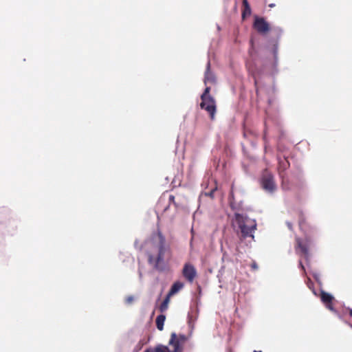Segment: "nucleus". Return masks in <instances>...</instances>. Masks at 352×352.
Here are the masks:
<instances>
[{
    "label": "nucleus",
    "instance_id": "2",
    "mask_svg": "<svg viewBox=\"0 0 352 352\" xmlns=\"http://www.w3.org/2000/svg\"><path fill=\"white\" fill-rule=\"evenodd\" d=\"M234 223L237 225L238 230L236 232L238 234H241V239H245L247 237L254 239L253 233L256 229L255 220L236 212L234 214Z\"/></svg>",
    "mask_w": 352,
    "mask_h": 352
},
{
    "label": "nucleus",
    "instance_id": "26",
    "mask_svg": "<svg viewBox=\"0 0 352 352\" xmlns=\"http://www.w3.org/2000/svg\"><path fill=\"white\" fill-rule=\"evenodd\" d=\"M212 194H213V191H211V192H210V196H212Z\"/></svg>",
    "mask_w": 352,
    "mask_h": 352
},
{
    "label": "nucleus",
    "instance_id": "13",
    "mask_svg": "<svg viewBox=\"0 0 352 352\" xmlns=\"http://www.w3.org/2000/svg\"><path fill=\"white\" fill-rule=\"evenodd\" d=\"M144 352H171L168 346L164 345H158L154 349L149 348Z\"/></svg>",
    "mask_w": 352,
    "mask_h": 352
},
{
    "label": "nucleus",
    "instance_id": "6",
    "mask_svg": "<svg viewBox=\"0 0 352 352\" xmlns=\"http://www.w3.org/2000/svg\"><path fill=\"white\" fill-rule=\"evenodd\" d=\"M200 107L209 113L211 120H214L216 113V103L212 97H208L204 100H201Z\"/></svg>",
    "mask_w": 352,
    "mask_h": 352
},
{
    "label": "nucleus",
    "instance_id": "19",
    "mask_svg": "<svg viewBox=\"0 0 352 352\" xmlns=\"http://www.w3.org/2000/svg\"><path fill=\"white\" fill-rule=\"evenodd\" d=\"M133 300H134V298H133V296H127V297L126 298V300H125V301H126V302L127 304H131V303H132V302H133Z\"/></svg>",
    "mask_w": 352,
    "mask_h": 352
},
{
    "label": "nucleus",
    "instance_id": "21",
    "mask_svg": "<svg viewBox=\"0 0 352 352\" xmlns=\"http://www.w3.org/2000/svg\"><path fill=\"white\" fill-rule=\"evenodd\" d=\"M250 266L253 270H256L258 269V265L255 261H253Z\"/></svg>",
    "mask_w": 352,
    "mask_h": 352
},
{
    "label": "nucleus",
    "instance_id": "17",
    "mask_svg": "<svg viewBox=\"0 0 352 352\" xmlns=\"http://www.w3.org/2000/svg\"><path fill=\"white\" fill-rule=\"evenodd\" d=\"M210 87H207L204 93L201 94V100H204L206 98H208V97H212L209 93H210Z\"/></svg>",
    "mask_w": 352,
    "mask_h": 352
},
{
    "label": "nucleus",
    "instance_id": "3",
    "mask_svg": "<svg viewBox=\"0 0 352 352\" xmlns=\"http://www.w3.org/2000/svg\"><path fill=\"white\" fill-rule=\"evenodd\" d=\"M260 183L262 188L269 193H273L276 190L274 175L267 169L263 172Z\"/></svg>",
    "mask_w": 352,
    "mask_h": 352
},
{
    "label": "nucleus",
    "instance_id": "7",
    "mask_svg": "<svg viewBox=\"0 0 352 352\" xmlns=\"http://www.w3.org/2000/svg\"><path fill=\"white\" fill-rule=\"evenodd\" d=\"M320 298L322 303L329 310L337 314V311L333 307V302L336 300L331 294L322 290L320 294Z\"/></svg>",
    "mask_w": 352,
    "mask_h": 352
},
{
    "label": "nucleus",
    "instance_id": "4",
    "mask_svg": "<svg viewBox=\"0 0 352 352\" xmlns=\"http://www.w3.org/2000/svg\"><path fill=\"white\" fill-rule=\"evenodd\" d=\"M311 241L308 239L302 240L298 237L296 238V252L299 255L303 256L307 260H308L309 257V249Z\"/></svg>",
    "mask_w": 352,
    "mask_h": 352
},
{
    "label": "nucleus",
    "instance_id": "20",
    "mask_svg": "<svg viewBox=\"0 0 352 352\" xmlns=\"http://www.w3.org/2000/svg\"><path fill=\"white\" fill-rule=\"evenodd\" d=\"M169 204H173L175 206H176V203L175 201V196L173 195H170L168 197Z\"/></svg>",
    "mask_w": 352,
    "mask_h": 352
},
{
    "label": "nucleus",
    "instance_id": "5",
    "mask_svg": "<svg viewBox=\"0 0 352 352\" xmlns=\"http://www.w3.org/2000/svg\"><path fill=\"white\" fill-rule=\"evenodd\" d=\"M253 28L261 34H266L270 30V25L263 18L258 16H254Z\"/></svg>",
    "mask_w": 352,
    "mask_h": 352
},
{
    "label": "nucleus",
    "instance_id": "22",
    "mask_svg": "<svg viewBox=\"0 0 352 352\" xmlns=\"http://www.w3.org/2000/svg\"><path fill=\"white\" fill-rule=\"evenodd\" d=\"M299 265L300 268L303 270L304 273L305 274V268L301 261L299 262Z\"/></svg>",
    "mask_w": 352,
    "mask_h": 352
},
{
    "label": "nucleus",
    "instance_id": "10",
    "mask_svg": "<svg viewBox=\"0 0 352 352\" xmlns=\"http://www.w3.org/2000/svg\"><path fill=\"white\" fill-rule=\"evenodd\" d=\"M208 82L214 83L215 82V76L214 74L210 71V63L208 62L206 65V69L205 72L204 76V83L207 84Z\"/></svg>",
    "mask_w": 352,
    "mask_h": 352
},
{
    "label": "nucleus",
    "instance_id": "15",
    "mask_svg": "<svg viewBox=\"0 0 352 352\" xmlns=\"http://www.w3.org/2000/svg\"><path fill=\"white\" fill-rule=\"evenodd\" d=\"M170 296H168V295L167 294L165 299L163 300V302L159 307V310L160 311V312L164 313L167 310L170 302Z\"/></svg>",
    "mask_w": 352,
    "mask_h": 352
},
{
    "label": "nucleus",
    "instance_id": "1",
    "mask_svg": "<svg viewBox=\"0 0 352 352\" xmlns=\"http://www.w3.org/2000/svg\"><path fill=\"white\" fill-rule=\"evenodd\" d=\"M157 241L153 243V251L156 254L153 252L148 253V261L149 264L153 265L155 269H157L160 264L164 260L166 253L170 254L171 250L169 245L166 244V239L162 233L158 230L156 234Z\"/></svg>",
    "mask_w": 352,
    "mask_h": 352
},
{
    "label": "nucleus",
    "instance_id": "11",
    "mask_svg": "<svg viewBox=\"0 0 352 352\" xmlns=\"http://www.w3.org/2000/svg\"><path fill=\"white\" fill-rule=\"evenodd\" d=\"M184 286V284L180 281L175 282L171 286L168 295V296H172L177 294L180 289H182Z\"/></svg>",
    "mask_w": 352,
    "mask_h": 352
},
{
    "label": "nucleus",
    "instance_id": "18",
    "mask_svg": "<svg viewBox=\"0 0 352 352\" xmlns=\"http://www.w3.org/2000/svg\"><path fill=\"white\" fill-rule=\"evenodd\" d=\"M177 340L179 342V343L183 345L187 340V338L185 335L179 334L177 335Z\"/></svg>",
    "mask_w": 352,
    "mask_h": 352
},
{
    "label": "nucleus",
    "instance_id": "14",
    "mask_svg": "<svg viewBox=\"0 0 352 352\" xmlns=\"http://www.w3.org/2000/svg\"><path fill=\"white\" fill-rule=\"evenodd\" d=\"M166 320V316L163 314L159 315L155 320L156 327L158 330L162 331L164 329V324Z\"/></svg>",
    "mask_w": 352,
    "mask_h": 352
},
{
    "label": "nucleus",
    "instance_id": "12",
    "mask_svg": "<svg viewBox=\"0 0 352 352\" xmlns=\"http://www.w3.org/2000/svg\"><path fill=\"white\" fill-rule=\"evenodd\" d=\"M251 8L248 0H243L242 18L245 19L251 14Z\"/></svg>",
    "mask_w": 352,
    "mask_h": 352
},
{
    "label": "nucleus",
    "instance_id": "8",
    "mask_svg": "<svg viewBox=\"0 0 352 352\" xmlns=\"http://www.w3.org/2000/svg\"><path fill=\"white\" fill-rule=\"evenodd\" d=\"M182 275L190 283H192L197 276L195 267L190 263H185L182 270Z\"/></svg>",
    "mask_w": 352,
    "mask_h": 352
},
{
    "label": "nucleus",
    "instance_id": "24",
    "mask_svg": "<svg viewBox=\"0 0 352 352\" xmlns=\"http://www.w3.org/2000/svg\"><path fill=\"white\" fill-rule=\"evenodd\" d=\"M287 225L288 228H289V230H292V224L291 223L287 222Z\"/></svg>",
    "mask_w": 352,
    "mask_h": 352
},
{
    "label": "nucleus",
    "instance_id": "23",
    "mask_svg": "<svg viewBox=\"0 0 352 352\" xmlns=\"http://www.w3.org/2000/svg\"><path fill=\"white\" fill-rule=\"evenodd\" d=\"M346 311H347L349 313V316L352 317V309L347 308V309H346Z\"/></svg>",
    "mask_w": 352,
    "mask_h": 352
},
{
    "label": "nucleus",
    "instance_id": "25",
    "mask_svg": "<svg viewBox=\"0 0 352 352\" xmlns=\"http://www.w3.org/2000/svg\"><path fill=\"white\" fill-rule=\"evenodd\" d=\"M270 7H274V4L272 3V4H270L269 5Z\"/></svg>",
    "mask_w": 352,
    "mask_h": 352
},
{
    "label": "nucleus",
    "instance_id": "9",
    "mask_svg": "<svg viewBox=\"0 0 352 352\" xmlns=\"http://www.w3.org/2000/svg\"><path fill=\"white\" fill-rule=\"evenodd\" d=\"M168 344L170 346L173 347V351L172 352H182V345L177 340V334L175 333H171Z\"/></svg>",
    "mask_w": 352,
    "mask_h": 352
},
{
    "label": "nucleus",
    "instance_id": "27",
    "mask_svg": "<svg viewBox=\"0 0 352 352\" xmlns=\"http://www.w3.org/2000/svg\"><path fill=\"white\" fill-rule=\"evenodd\" d=\"M247 135L246 132H244L243 135L245 137Z\"/></svg>",
    "mask_w": 352,
    "mask_h": 352
},
{
    "label": "nucleus",
    "instance_id": "28",
    "mask_svg": "<svg viewBox=\"0 0 352 352\" xmlns=\"http://www.w3.org/2000/svg\"><path fill=\"white\" fill-rule=\"evenodd\" d=\"M254 352H262L261 351H254Z\"/></svg>",
    "mask_w": 352,
    "mask_h": 352
},
{
    "label": "nucleus",
    "instance_id": "16",
    "mask_svg": "<svg viewBox=\"0 0 352 352\" xmlns=\"http://www.w3.org/2000/svg\"><path fill=\"white\" fill-rule=\"evenodd\" d=\"M289 166V163L286 158H284L283 160H279V168L285 170Z\"/></svg>",
    "mask_w": 352,
    "mask_h": 352
}]
</instances>
